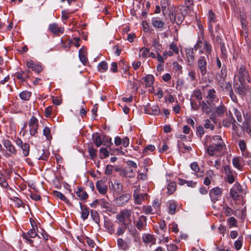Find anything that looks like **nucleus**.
Segmentation results:
<instances>
[{"label":"nucleus","instance_id":"7ed1b4c3","mask_svg":"<svg viewBox=\"0 0 251 251\" xmlns=\"http://www.w3.org/2000/svg\"><path fill=\"white\" fill-rule=\"evenodd\" d=\"M209 60L208 56H201L197 61V66L202 76H204L207 73V62Z\"/></svg>","mask_w":251,"mask_h":251},{"label":"nucleus","instance_id":"9b49d317","mask_svg":"<svg viewBox=\"0 0 251 251\" xmlns=\"http://www.w3.org/2000/svg\"><path fill=\"white\" fill-rule=\"evenodd\" d=\"M152 26L159 31H162L165 26V22L159 17H153L151 20Z\"/></svg>","mask_w":251,"mask_h":251},{"label":"nucleus","instance_id":"8fccbe9b","mask_svg":"<svg viewBox=\"0 0 251 251\" xmlns=\"http://www.w3.org/2000/svg\"><path fill=\"white\" fill-rule=\"evenodd\" d=\"M43 152L42 155L38 158V160H42L46 161L48 160L50 155V152L48 151L43 150Z\"/></svg>","mask_w":251,"mask_h":251},{"label":"nucleus","instance_id":"9d476101","mask_svg":"<svg viewBox=\"0 0 251 251\" xmlns=\"http://www.w3.org/2000/svg\"><path fill=\"white\" fill-rule=\"evenodd\" d=\"M48 29L52 33L56 35H59L60 33H63L64 31L63 27H59L58 24L55 23L50 24Z\"/></svg>","mask_w":251,"mask_h":251},{"label":"nucleus","instance_id":"a19ab883","mask_svg":"<svg viewBox=\"0 0 251 251\" xmlns=\"http://www.w3.org/2000/svg\"><path fill=\"white\" fill-rule=\"evenodd\" d=\"M112 185L114 190L116 191H119L122 190V189L123 186L120 181L117 180L114 181L113 183L112 182Z\"/></svg>","mask_w":251,"mask_h":251},{"label":"nucleus","instance_id":"5701e85b","mask_svg":"<svg viewBox=\"0 0 251 251\" xmlns=\"http://www.w3.org/2000/svg\"><path fill=\"white\" fill-rule=\"evenodd\" d=\"M86 50L85 49L81 48L79 50L78 56L80 61L83 64H85L87 62V58L85 56Z\"/></svg>","mask_w":251,"mask_h":251},{"label":"nucleus","instance_id":"473e14b6","mask_svg":"<svg viewBox=\"0 0 251 251\" xmlns=\"http://www.w3.org/2000/svg\"><path fill=\"white\" fill-rule=\"evenodd\" d=\"M31 96V92L27 91H24L19 94L20 99L23 100H28Z\"/></svg>","mask_w":251,"mask_h":251},{"label":"nucleus","instance_id":"f704fd0d","mask_svg":"<svg viewBox=\"0 0 251 251\" xmlns=\"http://www.w3.org/2000/svg\"><path fill=\"white\" fill-rule=\"evenodd\" d=\"M176 182L172 181L170 182L167 186L168 194L171 195L173 194L176 190Z\"/></svg>","mask_w":251,"mask_h":251},{"label":"nucleus","instance_id":"412c9836","mask_svg":"<svg viewBox=\"0 0 251 251\" xmlns=\"http://www.w3.org/2000/svg\"><path fill=\"white\" fill-rule=\"evenodd\" d=\"M144 81L146 87H150L153 85L154 83V76L151 75H148L145 77Z\"/></svg>","mask_w":251,"mask_h":251},{"label":"nucleus","instance_id":"0eeeda50","mask_svg":"<svg viewBox=\"0 0 251 251\" xmlns=\"http://www.w3.org/2000/svg\"><path fill=\"white\" fill-rule=\"evenodd\" d=\"M201 105V110L202 112L209 114L213 110L214 104L208 100L206 101L203 100L201 102H199Z\"/></svg>","mask_w":251,"mask_h":251},{"label":"nucleus","instance_id":"79ce46f5","mask_svg":"<svg viewBox=\"0 0 251 251\" xmlns=\"http://www.w3.org/2000/svg\"><path fill=\"white\" fill-rule=\"evenodd\" d=\"M88 151L90 156V158L92 159H94L97 156L96 153L97 150L94 149L93 147H89Z\"/></svg>","mask_w":251,"mask_h":251},{"label":"nucleus","instance_id":"bb28decb","mask_svg":"<svg viewBox=\"0 0 251 251\" xmlns=\"http://www.w3.org/2000/svg\"><path fill=\"white\" fill-rule=\"evenodd\" d=\"M130 196L128 194H125L120 196L117 199L120 201L119 205L126 203L129 200Z\"/></svg>","mask_w":251,"mask_h":251},{"label":"nucleus","instance_id":"f8f14e48","mask_svg":"<svg viewBox=\"0 0 251 251\" xmlns=\"http://www.w3.org/2000/svg\"><path fill=\"white\" fill-rule=\"evenodd\" d=\"M184 19V17L181 13H173L170 15V20L172 23H176L177 25H180Z\"/></svg>","mask_w":251,"mask_h":251},{"label":"nucleus","instance_id":"423d86ee","mask_svg":"<svg viewBox=\"0 0 251 251\" xmlns=\"http://www.w3.org/2000/svg\"><path fill=\"white\" fill-rule=\"evenodd\" d=\"M222 189L218 187L211 189L209 193L211 201L214 203L219 200V198L222 197Z\"/></svg>","mask_w":251,"mask_h":251},{"label":"nucleus","instance_id":"2f4dec72","mask_svg":"<svg viewBox=\"0 0 251 251\" xmlns=\"http://www.w3.org/2000/svg\"><path fill=\"white\" fill-rule=\"evenodd\" d=\"M204 39V37L203 35H202L201 37H198V41L196 44L194 46V50H197L198 49H200L201 48Z\"/></svg>","mask_w":251,"mask_h":251},{"label":"nucleus","instance_id":"a878e982","mask_svg":"<svg viewBox=\"0 0 251 251\" xmlns=\"http://www.w3.org/2000/svg\"><path fill=\"white\" fill-rule=\"evenodd\" d=\"M53 193L54 195L57 198L60 199L61 201H63L67 204H70L69 201L66 198V197L60 192L57 191H53Z\"/></svg>","mask_w":251,"mask_h":251},{"label":"nucleus","instance_id":"49530a36","mask_svg":"<svg viewBox=\"0 0 251 251\" xmlns=\"http://www.w3.org/2000/svg\"><path fill=\"white\" fill-rule=\"evenodd\" d=\"M143 239L145 243H151L154 241L153 236L150 234H146L143 236Z\"/></svg>","mask_w":251,"mask_h":251},{"label":"nucleus","instance_id":"864d4df0","mask_svg":"<svg viewBox=\"0 0 251 251\" xmlns=\"http://www.w3.org/2000/svg\"><path fill=\"white\" fill-rule=\"evenodd\" d=\"M239 148L242 152L245 151L247 149L246 144L243 140H240L238 144Z\"/></svg>","mask_w":251,"mask_h":251},{"label":"nucleus","instance_id":"ea45409f","mask_svg":"<svg viewBox=\"0 0 251 251\" xmlns=\"http://www.w3.org/2000/svg\"><path fill=\"white\" fill-rule=\"evenodd\" d=\"M0 185L1 187L4 188H8L9 187L8 183L5 179V177L3 175H1L0 176Z\"/></svg>","mask_w":251,"mask_h":251},{"label":"nucleus","instance_id":"b1692460","mask_svg":"<svg viewBox=\"0 0 251 251\" xmlns=\"http://www.w3.org/2000/svg\"><path fill=\"white\" fill-rule=\"evenodd\" d=\"M19 148L22 150L23 155L24 157L27 156L29 155L30 151V146L28 143H25Z\"/></svg>","mask_w":251,"mask_h":251},{"label":"nucleus","instance_id":"f03ea898","mask_svg":"<svg viewBox=\"0 0 251 251\" xmlns=\"http://www.w3.org/2000/svg\"><path fill=\"white\" fill-rule=\"evenodd\" d=\"M131 214L130 209H125L122 210L117 215L116 219L120 224L125 226L126 228L129 227V224L131 223L130 217Z\"/></svg>","mask_w":251,"mask_h":251},{"label":"nucleus","instance_id":"603ef678","mask_svg":"<svg viewBox=\"0 0 251 251\" xmlns=\"http://www.w3.org/2000/svg\"><path fill=\"white\" fill-rule=\"evenodd\" d=\"M176 204L173 202L170 204L169 207V213L170 214H174L176 212Z\"/></svg>","mask_w":251,"mask_h":251},{"label":"nucleus","instance_id":"680f3d73","mask_svg":"<svg viewBox=\"0 0 251 251\" xmlns=\"http://www.w3.org/2000/svg\"><path fill=\"white\" fill-rule=\"evenodd\" d=\"M229 194H230L231 197L234 200H236L239 197V195H238V193L237 192V191L233 189H231L230 190Z\"/></svg>","mask_w":251,"mask_h":251},{"label":"nucleus","instance_id":"4468645a","mask_svg":"<svg viewBox=\"0 0 251 251\" xmlns=\"http://www.w3.org/2000/svg\"><path fill=\"white\" fill-rule=\"evenodd\" d=\"M31 225L32 228L30 229L27 233L29 237L30 238H35L36 236H38L39 238H40L37 234L38 228L35 222L33 221L31 222Z\"/></svg>","mask_w":251,"mask_h":251},{"label":"nucleus","instance_id":"1a4fd4ad","mask_svg":"<svg viewBox=\"0 0 251 251\" xmlns=\"http://www.w3.org/2000/svg\"><path fill=\"white\" fill-rule=\"evenodd\" d=\"M208 29L211 33L212 36L214 37L215 35L213 33V27L212 23H215L217 20L215 13L212 10H209L208 13Z\"/></svg>","mask_w":251,"mask_h":251},{"label":"nucleus","instance_id":"dca6fc26","mask_svg":"<svg viewBox=\"0 0 251 251\" xmlns=\"http://www.w3.org/2000/svg\"><path fill=\"white\" fill-rule=\"evenodd\" d=\"M226 111V107L223 104H221L215 107L214 113L218 117H223Z\"/></svg>","mask_w":251,"mask_h":251},{"label":"nucleus","instance_id":"20e7f679","mask_svg":"<svg viewBox=\"0 0 251 251\" xmlns=\"http://www.w3.org/2000/svg\"><path fill=\"white\" fill-rule=\"evenodd\" d=\"M236 76L238 77V80L241 84H244L246 80H247L248 82L250 81V77L248 72L243 65L240 66Z\"/></svg>","mask_w":251,"mask_h":251},{"label":"nucleus","instance_id":"37998d69","mask_svg":"<svg viewBox=\"0 0 251 251\" xmlns=\"http://www.w3.org/2000/svg\"><path fill=\"white\" fill-rule=\"evenodd\" d=\"M100 158L103 159L109 156V152L108 151L107 149L104 148H101L100 150Z\"/></svg>","mask_w":251,"mask_h":251},{"label":"nucleus","instance_id":"0e129e2a","mask_svg":"<svg viewBox=\"0 0 251 251\" xmlns=\"http://www.w3.org/2000/svg\"><path fill=\"white\" fill-rule=\"evenodd\" d=\"M224 86L226 92L229 93L233 91L231 84L229 82H225V83L224 84Z\"/></svg>","mask_w":251,"mask_h":251},{"label":"nucleus","instance_id":"39448f33","mask_svg":"<svg viewBox=\"0 0 251 251\" xmlns=\"http://www.w3.org/2000/svg\"><path fill=\"white\" fill-rule=\"evenodd\" d=\"M28 126L30 128V134L31 136H35L38 132L39 126L38 119L34 116H32L29 121Z\"/></svg>","mask_w":251,"mask_h":251},{"label":"nucleus","instance_id":"09e8293b","mask_svg":"<svg viewBox=\"0 0 251 251\" xmlns=\"http://www.w3.org/2000/svg\"><path fill=\"white\" fill-rule=\"evenodd\" d=\"M159 228L161 231L166 233L167 230V226L164 220H161L159 223Z\"/></svg>","mask_w":251,"mask_h":251},{"label":"nucleus","instance_id":"5fc2aeb1","mask_svg":"<svg viewBox=\"0 0 251 251\" xmlns=\"http://www.w3.org/2000/svg\"><path fill=\"white\" fill-rule=\"evenodd\" d=\"M140 52H142L141 56L145 58L149 56L150 50L149 48H143L140 50Z\"/></svg>","mask_w":251,"mask_h":251},{"label":"nucleus","instance_id":"cd10ccee","mask_svg":"<svg viewBox=\"0 0 251 251\" xmlns=\"http://www.w3.org/2000/svg\"><path fill=\"white\" fill-rule=\"evenodd\" d=\"M117 245L119 248L121 250H126L128 248V246L127 243L124 241L122 238L118 239Z\"/></svg>","mask_w":251,"mask_h":251},{"label":"nucleus","instance_id":"6e6d98bb","mask_svg":"<svg viewBox=\"0 0 251 251\" xmlns=\"http://www.w3.org/2000/svg\"><path fill=\"white\" fill-rule=\"evenodd\" d=\"M155 147L152 145H149L147 146L143 150V153L145 155L148 154V151H152L155 150Z\"/></svg>","mask_w":251,"mask_h":251},{"label":"nucleus","instance_id":"69168bd1","mask_svg":"<svg viewBox=\"0 0 251 251\" xmlns=\"http://www.w3.org/2000/svg\"><path fill=\"white\" fill-rule=\"evenodd\" d=\"M93 141L97 147L100 146L102 144L101 139L100 136H96Z\"/></svg>","mask_w":251,"mask_h":251},{"label":"nucleus","instance_id":"a18cd8bd","mask_svg":"<svg viewBox=\"0 0 251 251\" xmlns=\"http://www.w3.org/2000/svg\"><path fill=\"white\" fill-rule=\"evenodd\" d=\"M242 236H240L238 239L234 242V247L236 250H239L242 247Z\"/></svg>","mask_w":251,"mask_h":251},{"label":"nucleus","instance_id":"4d7b16f0","mask_svg":"<svg viewBox=\"0 0 251 251\" xmlns=\"http://www.w3.org/2000/svg\"><path fill=\"white\" fill-rule=\"evenodd\" d=\"M204 133V130L203 127L201 126H199L197 127V134L199 137V138H201L202 136Z\"/></svg>","mask_w":251,"mask_h":251},{"label":"nucleus","instance_id":"13d9d810","mask_svg":"<svg viewBox=\"0 0 251 251\" xmlns=\"http://www.w3.org/2000/svg\"><path fill=\"white\" fill-rule=\"evenodd\" d=\"M151 114L152 115H158L160 113V109L157 105H153L151 107Z\"/></svg>","mask_w":251,"mask_h":251},{"label":"nucleus","instance_id":"aec40b11","mask_svg":"<svg viewBox=\"0 0 251 251\" xmlns=\"http://www.w3.org/2000/svg\"><path fill=\"white\" fill-rule=\"evenodd\" d=\"M244 84H239L237 82H234L233 87L235 92L241 96H243L245 94L244 90Z\"/></svg>","mask_w":251,"mask_h":251},{"label":"nucleus","instance_id":"6e6552de","mask_svg":"<svg viewBox=\"0 0 251 251\" xmlns=\"http://www.w3.org/2000/svg\"><path fill=\"white\" fill-rule=\"evenodd\" d=\"M26 65L27 68L31 69L32 71L35 72L37 74H39L44 69V67L41 63H36L32 60L26 61Z\"/></svg>","mask_w":251,"mask_h":251},{"label":"nucleus","instance_id":"c756f323","mask_svg":"<svg viewBox=\"0 0 251 251\" xmlns=\"http://www.w3.org/2000/svg\"><path fill=\"white\" fill-rule=\"evenodd\" d=\"M79 204L82 210L81 217L84 221H85L88 218L89 215V209L87 206L83 208L81 203L80 202Z\"/></svg>","mask_w":251,"mask_h":251},{"label":"nucleus","instance_id":"f3484780","mask_svg":"<svg viewBox=\"0 0 251 251\" xmlns=\"http://www.w3.org/2000/svg\"><path fill=\"white\" fill-rule=\"evenodd\" d=\"M146 221L147 217L145 216H140L135 224V226L139 230H141L144 226V223H145V224H146Z\"/></svg>","mask_w":251,"mask_h":251},{"label":"nucleus","instance_id":"3c124183","mask_svg":"<svg viewBox=\"0 0 251 251\" xmlns=\"http://www.w3.org/2000/svg\"><path fill=\"white\" fill-rule=\"evenodd\" d=\"M104 226L110 234H112L114 232V229L111 223L109 222H105L104 223Z\"/></svg>","mask_w":251,"mask_h":251},{"label":"nucleus","instance_id":"bf43d9fd","mask_svg":"<svg viewBox=\"0 0 251 251\" xmlns=\"http://www.w3.org/2000/svg\"><path fill=\"white\" fill-rule=\"evenodd\" d=\"M227 223L230 226H236L237 220L233 217H231L227 219Z\"/></svg>","mask_w":251,"mask_h":251},{"label":"nucleus","instance_id":"c9c22d12","mask_svg":"<svg viewBox=\"0 0 251 251\" xmlns=\"http://www.w3.org/2000/svg\"><path fill=\"white\" fill-rule=\"evenodd\" d=\"M107 63L105 61L100 62L98 66V70L101 72H104L107 70Z\"/></svg>","mask_w":251,"mask_h":251},{"label":"nucleus","instance_id":"052dcab7","mask_svg":"<svg viewBox=\"0 0 251 251\" xmlns=\"http://www.w3.org/2000/svg\"><path fill=\"white\" fill-rule=\"evenodd\" d=\"M234 173H231L229 174L226 175L227 178V181L229 184L233 183L235 181V177L234 176Z\"/></svg>","mask_w":251,"mask_h":251},{"label":"nucleus","instance_id":"58836bf2","mask_svg":"<svg viewBox=\"0 0 251 251\" xmlns=\"http://www.w3.org/2000/svg\"><path fill=\"white\" fill-rule=\"evenodd\" d=\"M43 135L46 137V139L48 140H50L52 139V137L50 134V129L48 127L46 126L43 129Z\"/></svg>","mask_w":251,"mask_h":251},{"label":"nucleus","instance_id":"f257e3e1","mask_svg":"<svg viewBox=\"0 0 251 251\" xmlns=\"http://www.w3.org/2000/svg\"><path fill=\"white\" fill-rule=\"evenodd\" d=\"M202 142L206 152L211 156L222 151L226 146L222 138L219 135H214L212 138L206 135Z\"/></svg>","mask_w":251,"mask_h":251},{"label":"nucleus","instance_id":"c03bdc74","mask_svg":"<svg viewBox=\"0 0 251 251\" xmlns=\"http://www.w3.org/2000/svg\"><path fill=\"white\" fill-rule=\"evenodd\" d=\"M204 126L206 129L209 128L211 130H213L215 128L214 126L211 123V121L209 119H206L204 120Z\"/></svg>","mask_w":251,"mask_h":251},{"label":"nucleus","instance_id":"2eb2a0df","mask_svg":"<svg viewBox=\"0 0 251 251\" xmlns=\"http://www.w3.org/2000/svg\"><path fill=\"white\" fill-rule=\"evenodd\" d=\"M4 147L6 150L9 151L11 154H16L17 151L15 147L11 144V142L8 140H4L3 141Z\"/></svg>","mask_w":251,"mask_h":251},{"label":"nucleus","instance_id":"4c0bfd02","mask_svg":"<svg viewBox=\"0 0 251 251\" xmlns=\"http://www.w3.org/2000/svg\"><path fill=\"white\" fill-rule=\"evenodd\" d=\"M232 164L234 167L238 170H241L242 166L240 163V159L239 157H234L232 159Z\"/></svg>","mask_w":251,"mask_h":251},{"label":"nucleus","instance_id":"ddd939ff","mask_svg":"<svg viewBox=\"0 0 251 251\" xmlns=\"http://www.w3.org/2000/svg\"><path fill=\"white\" fill-rule=\"evenodd\" d=\"M96 188L98 192L102 195L107 193V186L102 180H98L96 183Z\"/></svg>","mask_w":251,"mask_h":251},{"label":"nucleus","instance_id":"e2e57ef3","mask_svg":"<svg viewBox=\"0 0 251 251\" xmlns=\"http://www.w3.org/2000/svg\"><path fill=\"white\" fill-rule=\"evenodd\" d=\"M234 113L239 122H241L242 121V116L241 112L236 108L234 109Z\"/></svg>","mask_w":251,"mask_h":251},{"label":"nucleus","instance_id":"7c9ffc66","mask_svg":"<svg viewBox=\"0 0 251 251\" xmlns=\"http://www.w3.org/2000/svg\"><path fill=\"white\" fill-rule=\"evenodd\" d=\"M207 99L210 100V101L212 102L214 101L217 98L216 92L214 89H210L208 91L207 96H206Z\"/></svg>","mask_w":251,"mask_h":251},{"label":"nucleus","instance_id":"774afa93","mask_svg":"<svg viewBox=\"0 0 251 251\" xmlns=\"http://www.w3.org/2000/svg\"><path fill=\"white\" fill-rule=\"evenodd\" d=\"M170 49L173 51V52L176 54H177L178 53V49L176 45L172 43L169 46Z\"/></svg>","mask_w":251,"mask_h":251},{"label":"nucleus","instance_id":"338daca9","mask_svg":"<svg viewBox=\"0 0 251 251\" xmlns=\"http://www.w3.org/2000/svg\"><path fill=\"white\" fill-rule=\"evenodd\" d=\"M168 6L167 0H161L160 1V6L163 12H164Z\"/></svg>","mask_w":251,"mask_h":251},{"label":"nucleus","instance_id":"de8ad7c7","mask_svg":"<svg viewBox=\"0 0 251 251\" xmlns=\"http://www.w3.org/2000/svg\"><path fill=\"white\" fill-rule=\"evenodd\" d=\"M103 141L104 146H106L107 147H110L112 144V143L111 142V138L106 136H104L103 137Z\"/></svg>","mask_w":251,"mask_h":251},{"label":"nucleus","instance_id":"a211bd4d","mask_svg":"<svg viewBox=\"0 0 251 251\" xmlns=\"http://www.w3.org/2000/svg\"><path fill=\"white\" fill-rule=\"evenodd\" d=\"M194 48H188L185 49L186 54L189 62H193L195 59Z\"/></svg>","mask_w":251,"mask_h":251},{"label":"nucleus","instance_id":"72a5a7b5","mask_svg":"<svg viewBox=\"0 0 251 251\" xmlns=\"http://www.w3.org/2000/svg\"><path fill=\"white\" fill-rule=\"evenodd\" d=\"M152 46L154 47L156 52L160 51L162 49V46L160 44L159 39L157 38H154L152 40Z\"/></svg>","mask_w":251,"mask_h":251},{"label":"nucleus","instance_id":"6ab92c4d","mask_svg":"<svg viewBox=\"0 0 251 251\" xmlns=\"http://www.w3.org/2000/svg\"><path fill=\"white\" fill-rule=\"evenodd\" d=\"M76 195L81 201H85L88 198L87 192L83 191L82 187L78 188L77 191L76 192Z\"/></svg>","mask_w":251,"mask_h":251},{"label":"nucleus","instance_id":"393cba45","mask_svg":"<svg viewBox=\"0 0 251 251\" xmlns=\"http://www.w3.org/2000/svg\"><path fill=\"white\" fill-rule=\"evenodd\" d=\"M243 128L251 137V121H244Z\"/></svg>","mask_w":251,"mask_h":251},{"label":"nucleus","instance_id":"c85d7f7f","mask_svg":"<svg viewBox=\"0 0 251 251\" xmlns=\"http://www.w3.org/2000/svg\"><path fill=\"white\" fill-rule=\"evenodd\" d=\"M99 204L100 205V206L105 209L107 211H111V207L110 204L106 201L104 199H101L99 201Z\"/></svg>","mask_w":251,"mask_h":251},{"label":"nucleus","instance_id":"4be33fe9","mask_svg":"<svg viewBox=\"0 0 251 251\" xmlns=\"http://www.w3.org/2000/svg\"><path fill=\"white\" fill-rule=\"evenodd\" d=\"M203 43V49L205 51L206 56H209V55H210L212 52V46L210 43L205 39H204Z\"/></svg>","mask_w":251,"mask_h":251},{"label":"nucleus","instance_id":"e433bc0d","mask_svg":"<svg viewBox=\"0 0 251 251\" xmlns=\"http://www.w3.org/2000/svg\"><path fill=\"white\" fill-rule=\"evenodd\" d=\"M91 216L93 221L97 224H99L100 223V217L99 214L97 211L91 210Z\"/></svg>","mask_w":251,"mask_h":251}]
</instances>
